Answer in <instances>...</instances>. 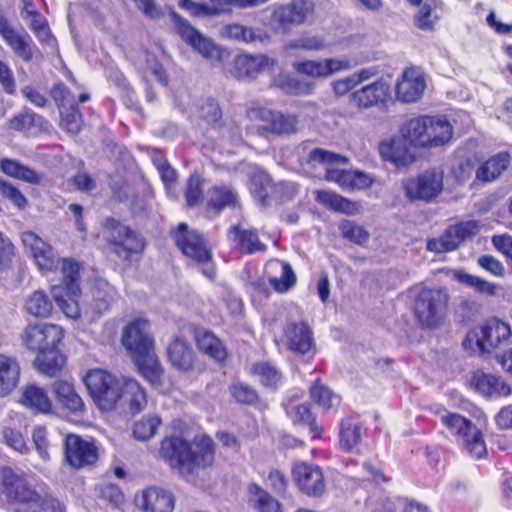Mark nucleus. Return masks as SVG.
<instances>
[{
  "instance_id": "obj_15",
  "label": "nucleus",
  "mask_w": 512,
  "mask_h": 512,
  "mask_svg": "<svg viewBox=\"0 0 512 512\" xmlns=\"http://www.w3.org/2000/svg\"><path fill=\"white\" fill-rule=\"evenodd\" d=\"M444 173L439 168H430L403 182L406 197L411 201L426 203L435 200L443 190Z\"/></svg>"
},
{
  "instance_id": "obj_56",
  "label": "nucleus",
  "mask_w": 512,
  "mask_h": 512,
  "mask_svg": "<svg viewBox=\"0 0 512 512\" xmlns=\"http://www.w3.org/2000/svg\"><path fill=\"white\" fill-rule=\"evenodd\" d=\"M440 4V0H426L424 2L414 19L415 25L418 29L423 31H432L434 29L439 18L432 13L440 6Z\"/></svg>"
},
{
  "instance_id": "obj_28",
  "label": "nucleus",
  "mask_w": 512,
  "mask_h": 512,
  "mask_svg": "<svg viewBox=\"0 0 512 512\" xmlns=\"http://www.w3.org/2000/svg\"><path fill=\"white\" fill-rule=\"evenodd\" d=\"M426 88L425 77L414 67L406 68L395 88L396 98L402 103L417 102Z\"/></svg>"
},
{
  "instance_id": "obj_46",
  "label": "nucleus",
  "mask_w": 512,
  "mask_h": 512,
  "mask_svg": "<svg viewBox=\"0 0 512 512\" xmlns=\"http://www.w3.org/2000/svg\"><path fill=\"white\" fill-rule=\"evenodd\" d=\"M50 96L56 103L59 110L73 105H79L90 100V94L86 92L81 93L76 99L70 89L63 82L55 83L52 86Z\"/></svg>"
},
{
  "instance_id": "obj_4",
  "label": "nucleus",
  "mask_w": 512,
  "mask_h": 512,
  "mask_svg": "<svg viewBox=\"0 0 512 512\" xmlns=\"http://www.w3.org/2000/svg\"><path fill=\"white\" fill-rule=\"evenodd\" d=\"M121 342L130 353L137 373L151 385H161L165 371L155 351L149 320L137 317L127 323L122 331Z\"/></svg>"
},
{
  "instance_id": "obj_22",
  "label": "nucleus",
  "mask_w": 512,
  "mask_h": 512,
  "mask_svg": "<svg viewBox=\"0 0 512 512\" xmlns=\"http://www.w3.org/2000/svg\"><path fill=\"white\" fill-rule=\"evenodd\" d=\"M283 335L287 349L292 353L310 357L315 355L316 346L313 331L306 322L292 321L287 323Z\"/></svg>"
},
{
  "instance_id": "obj_39",
  "label": "nucleus",
  "mask_w": 512,
  "mask_h": 512,
  "mask_svg": "<svg viewBox=\"0 0 512 512\" xmlns=\"http://www.w3.org/2000/svg\"><path fill=\"white\" fill-rule=\"evenodd\" d=\"M389 86L382 80L374 81L354 91V102L359 107L368 108L384 103L389 96Z\"/></svg>"
},
{
  "instance_id": "obj_53",
  "label": "nucleus",
  "mask_w": 512,
  "mask_h": 512,
  "mask_svg": "<svg viewBox=\"0 0 512 512\" xmlns=\"http://www.w3.org/2000/svg\"><path fill=\"white\" fill-rule=\"evenodd\" d=\"M249 491L258 512H282L280 502L257 484L251 485Z\"/></svg>"
},
{
  "instance_id": "obj_19",
  "label": "nucleus",
  "mask_w": 512,
  "mask_h": 512,
  "mask_svg": "<svg viewBox=\"0 0 512 512\" xmlns=\"http://www.w3.org/2000/svg\"><path fill=\"white\" fill-rule=\"evenodd\" d=\"M174 28L180 38L207 59L219 56V47L209 38L201 34L190 22L173 12L171 14Z\"/></svg>"
},
{
  "instance_id": "obj_24",
  "label": "nucleus",
  "mask_w": 512,
  "mask_h": 512,
  "mask_svg": "<svg viewBox=\"0 0 512 512\" xmlns=\"http://www.w3.org/2000/svg\"><path fill=\"white\" fill-rule=\"evenodd\" d=\"M0 36L13 53L24 62H31L36 46L27 32L19 33L9 20L0 15Z\"/></svg>"
},
{
  "instance_id": "obj_63",
  "label": "nucleus",
  "mask_w": 512,
  "mask_h": 512,
  "mask_svg": "<svg viewBox=\"0 0 512 512\" xmlns=\"http://www.w3.org/2000/svg\"><path fill=\"white\" fill-rule=\"evenodd\" d=\"M16 249L11 240L0 232V272L11 269Z\"/></svg>"
},
{
  "instance_id": "obj_42",
  "label": "nucleus",
  "mask_w": 512,
  "mask_h": 512,
  "mask_svg": "<svg viewBox=\"0 0 512 512\" xmlns=\"http://www.w3.org/2000/svg\"><path fill=\"white\" fill-rule=\"evenodd\" d=\"M250 372L257 377L262 386L276 390L282 382L281 370L270 361H257L252 364Z\"/></svg>"
},
{
  "instance_id": "obj_23",
  "label": "nucleus",
  "mask_w": 512,
  "mask_h": 512,
  "mask_svg": "<svg viewBox=\"0 0 512 512\" xmlns=\"http://www.w3.org/2000/svg\"><path fill=\"white\" fill-rule=\"evenodd\" d=\"M309 9L305 0H293L276 6L271 14V21L276 29L283 33L305 22Z\"/></svg>"
},
{
  "instance_id": "obj_14",
  "label": "nucleus",
  "mask_w": 512,
  "mask_h": 512,
  "mask_svg": "<svg viewBox=\"0 0 512 512\" xmlns=\"http://www.w3.org/2000/svg\"><path fill=\"white\" fill-rule=\"evenodd\" d=\"M65 462L73 469L94 467L99 460V447L95 439H85L79 434L68 433L63 439Z\"/></svg>"
},
{
  "instance_id": "obj_33",
  "label": "nucleus",
  "mask_w": 512,
  "mask_h": 512,
  "mask_svg": "<svg viewBox=\"0 0 512 512\" xmlns=\"http://www.w3.org/2000/svg\"><path fill=\"white\" fill-rule=\"evenodd\" d=\"M238 205V194L229 185H213L208 190V198L205 202L207 213L219 216L227 208H235Z\"/></svg>"
},
{
  "instance_id": "obj_40",
  "label": "nucleus",
  "mask_w": 512,
  "mask_h": 512,
  "mask_svg": "<svg viewBox=\"0 0 512 512\" xmlns=\"http://www.w3.org/2000/svg\"><path fill=\"white\" fill-rule=\"evenodd\" d=\"M21 402L24 406L39 414H49L53 409L52 401L47 392L34 384L27 385L23 389Z\"/></svg>"
},
{
  "instance_id": "obj_10",
  "label": "nucleus",
  "mask_w": 512,
  "mask_h": 512,
  "mask_svg": "<svg viewBox=\"0 0 512 512\" xmlns=\"http://www.w3.org/2000/svg\"><path fill=\"white\" fill-rule=\"evenodd\" d=\"M175 246L181 253L198 265H203L201 272L210 280L216 277V268L208 241L198 230L190 229L185 222L179 223L170 232Z\"/></svg>"
},
{
  "instance_id": "obj_55",
  "label": "nucleus",
  "mask_w": 512,
  "mask_h": 512,
  "mask_svg": "<svg viewBox=\"0 0 512 512\" xmlns=\"http://www.w3.org/2000/svg\"><path fill=\"white\" fill-rule=\"evenodd\" d=\"M229 393L233 400L241 405L256 406L260 403L257 390L244 382H235L229 386Z\"/></svg>"
},
{
  "instance_id": "obj_25",
  "label": "nucleus",
  "mask_w": 512,
  "mask_h": 512,
  "mask_svg": "<svg viewBox=\"0 0 512 512\" xmlns=\"http://www.w3.org/2000/svg\"><path fill=\"white\" fill-rule=\"evenodd\" d=\"M175 496L167 489L149 486L135 497V503L142 512H173Z\"/></svg>"
},
{
  "instance_id": "obj_9",
  "label": "nucleus",
  "mask_w": 512,
  "mask_h": 512,
  "mask_svg": "<svg viewBox=\"0 0 512 512\" xmlns=\"http://www.w3.org/2000/svg\"><path fill=\"white\" fill-rule=\"evenodd\" d=\"M450 296L445 288L423 287L413 300V314L419 326L434 330L441 327L449 311Z\"/></svg>"
},
{
  "instance_id": "obj_6",
  "label": "nucleus",
  "mask_w": 512,
  "mask_h": 512,
  "mask_svg": "<svg viewBox=\"0 0 512 512\" xmlns=\"http://www.w3.org/2000/svg\"><path fill=\"white\" fill-rule=\"evenodd\" d=\"M430 410L440 417L441 424L451 436L460 442L462 450L468 456L474 460L488 457L483 432L469 418L460 413L448 411L443 405H435Z\"/></svg>"
},
{
  "instance_id": "obj_30",
  "label": "nucleus",
  "mask_w": 512,
  "mask_h": 512,
  "mask_svg": "<svg viewBox=\"0 0 512 512\" xmlns=\"http://www.w3.org/2000/svg\"><path fill=\"white\" fill-rule=\"evenodd\" d=\"M167 359L172 367L181 372L194 370L197 355L189 341L183 336H174L167 345Z\"/></svg>"
},
{
  "instance_id": "obj_48",
  "label": "nucleus",
  "mask_w": 512,
  "mask_h": 512,
  "mask_svg": "<svg viewBox=\"0 0 512 512\" xmlns=\"http://www.w3.org/2000/svg\"><path fill=\"white\" fill-rule=\"evenodd\" d=\"M348 158L345 156L323 149V148H314L312 149L306 157V162L311 166L321 165L325 167V172L330 167H335L339 165H346L348 163Z\"/></svg>"
},
{
  "instance_id": "obj_51",
  "label": "nucleus",
  "mask_w": 512,
  "mask_h": 512,
  "mask_svg": "<svg viewBox=\"0 0 512 512\" xmlns=\"http://www.w3.org/2000/svg\"><path fill=\"white\" fill-rule=\"evenodd\" d=\"M184 198L186 207L193 209L204 203V179L199 174H191L185 185Z\"/></svg>"
},
{
  "instance_id": "obj_29",
  "label": "nucleus",
  "mask_w": 512,
  "mask_h": 512,
  "mask_svg": "<svg viewBox=\"0 0 512 512\" xmlns=\"http://www.w3.org/2000/svg\"><path fill=\"white\" fill-rule=\"evenodd\" d=\"M227 234L231 237L233 248L241 255L264 253L267 250V245L261 241L256 228H244L240 224H234L229 227Z\"/></svg>"
},
{
  "instance_id": "obj_11",
  "label": "nucleus",
  "mask_w": 512,
  "mask_h": 512,
  "mask_svg": "<svg viewBox=\"0 0 512 512\" xmlns=\"http://www.w3.org/2000/svg\"><path fill=\"white\" fill-rule=\"evenodd\" d=\"M511 336L510 325L496 317L486 319L482 325L470 329L462 347L472 355L491 354L508 341Z\"/></svg>"
},
{
  "instance_id": "obj_31",
  "label": "nucleus",
  "mask_w": 512,
  "mask_h": 512,
  "mask_svg": "<svg viewBox=\"0 0 512 512\" xmlns=\"http://www.w3.org/2000/svg\"><path fill=\"white\" fill-rule=\"evenodd\" d=\"M350 67L348 59L328 58L324 60H302L293 64L294 70L311 78H327Z\"/></svg>"
},
{
  "instance_id": "obj_26",
  "label": "nucleus",
  "mask_w": 512,
  "mask_h": 512,
  "mask_svg": "<svg viewBox=\"0 0 512 512\" xmlns=\"http://www.w3.org/2000/svg\"><path fill=\"white\" fill-rule=\"evenodd\" d=\"M264 274L270 287L278 294L287 293L297 282V276L291 264L285 260H269L265 265Z\"/></svg>"
},
{
  "instance_id": "obj_61",
  "label": "nucleus",
  "mask_w": 512,
  "mask_h": 512,
  "mask_svg": "<svg viewBox=\"0 0 512 512\" xmlns=\"http://www.w3.org/2000/svg\"><path fill=\"white\" fill-rule=\"evenodd\" d=\"M0 194L19 210H24L28 206V200L20 189L3 179H0Z\"/></svg>"
},
{
  "instance_id": "obj_32",
  "label": "nucleus",
  "mask_w": 512,
  "mask_h": 512,
  "mask_svg": "<svg viewBox=\"0 0 512 512\" xmlns=\"http://www.w3.org/2000/svg\"><path fill=\"white\" fill-rule=\"evenodd\" d=\"M48 124L43 116L25 107L7 121V128L25 136H32L47 130Z\"/></svg>"
},
{
  "instance_id": "obj_38",
  "label": "nucleus",
  "mask_w": 512,
  "mask_h": 512,
  "mask_svg": "<svg viewBox=\"0 0 512 512\" xmlns=\"http://www.w3.org/2000/svg\"><path fill=\"white\" fill-rule=\"evenodd\" d=\"M471 383L477 392L487 397L508 396L511 393V388L500 377L483 371L474 372Z\"/></svg>"
},
{
  "instance_id": "obj_20",
  "label": "nucleus",
  "mask_w": 512,
  "mask_h": 512,
  "mask_svg": "<svg viewBox=\"0 0 512 512\" xmlns=\"http://www.w3.org/2000/svg\"><path fill=\"white\" fill-rule=\"evenodd\" d=\"M282 407L294 427L307 428L311 440L322 439L324 428L318 423L310 403H299L289 398L282 403Z\"/></svg>"
},
{
  "instance_id": "obj_1",
  "label": "nucleus",
  "mask_w": 512,
  "mask_h": 512,
  "mask_svg": "<svg viewBox=\"0 0 512 512\" xmlns=\"http://www.w3.org/2000/svg\"><path fill=\"white\" fill-rule=\"evenodd\" d=\"M21 240L39 270L54 271L60 263L61 280L59 284L51 287V294L67 317L80 318L81 309L78 298L81 295L82 263L68 257L59 261L53 247L33 231L23 232Z\"/></svg>"
},
{
  "instance_id": "obj_8",
  "label": "nucleus",
  "mask_w": 512,
  "mask_h": 512,
  "mask_svg": "<svg viewBox=\"0 0 512 512\" xmlns=\"http://www.w3.org/2000/svg\"><path fill=\"white\" fill-rule=\"evenodd\" d=\"M401 133L415 147L435 148L452 139L453 127L444 117L422 115L409 119Z\"/></svg>"
},
{
  "instance_id": "obj_49",
  "label": "nucleus",
  "mask_w": 512,
  "mask_h": 512,
  "mask_svg": "<svg viewBox=\"0 0 512 512\" xmlns=\"http://www.w3.org/2000/svg\"><path fill=\"white\" fill-rule=\"evenodd\" d=\"M328 47L326 39L310 31L302 32L297 38L286 44L289 50L322 51Z\"/></svg>"
},
{
  "instance_id": "obj_57",
  "label": "nucleus",
  "mask_w": 512,
  "mask_h": 512,
  "mask_svg": "<svg viewBox=\"0 0 512 512\" xmlns=\"http://www.w3.org/2000/svg\"><path fill=\"white\" fill-rule=\"evenodd\" d=\"M95 491L112 508L120 509L125 503V495L117 484L102 482L95 487Z\"/></svg>"
},
{
  "instance_id": "obj_41",
  "label": "nucleus",
  "mask_w": 512,
  "mask_h": 512,
  "mask_svg": "<svg viewBox=\"0 0 512 512\" xmlns=\"http://www.w3.org/2000/svg\"><path fill=\"white\" fill-rule=\"evenodd\" d=\"M1 171L9 177L22 180L26 183L39 185L42 182V175L36 170L20 163L17 160L3 158L0 160Z\"/></svg>"
},
{
  "instance_id": "obj_62",
  "label": "nucleus",
  "mask_w": 512,
  "mask_h": 512,
  "mask_svg": "<svg viewBox=\"0 0 512 512\" xmlns=\"http://www.w3.org/2000/svg\"><path fill=\"white\" fill-rule=\"evenodd\" d=\"M26 20L29 21V28L40 42H48L52 38L48 22L40 12Z\"/></svg>"
},
{
  "instance_id": "obj_16",
  "label": "nucleus",
  "mask_w": 512,
  "mask_h": 512,
  "mask_svg": "<svg viewBox=\"0 0 512 512\" xmlns=\"http://www.w3.org/2000/svg\"><path fill=\"white\" fill-rule=\"evenodd\" d=\"M292 477L297 488L306 496L320 497L326 490L324 473L320 466L298 461L292 466Z\"/></svg>"
},
{
  "instance_id": "obj_35",
  "label": "nucleus",
  "mask_w": 512,
  "mask_h": 512,
  "mask_svg": "<svg viewBox=\"0 0 512 512\" xmlns=\"http://www.w3.org/2000/svg\"><path fill=\"white\" fill-rule=\"evenodd\" d=\"M127 411L136 415L147 406V392L145 388L134 378L124 377L121 384V400Z\"/></svg>"
},
{
  "instance_id": "obj_43",
  "label": "nucleus",
  "mask_w": 512,
  "mask_h": 512,
  "mask_svg": "<svg viewBox=\"0 0 512 512\" xmlns=\"http://www.w3.org/2000/svg\"><path fill=\"white\" fill-rule=\"evenodd\" d=\"M309 396L312 402L324 411L330 410L340 401V397L326 386L321 378H316L311 382L309 386Z\"/></svg>"
},
{
  "instance_id": "obj_5",
  "label": "nucleus",
  "mask_w": 512,
  "mask_h": 512,
  "mask_svg": "<svg viewBox=\"0 0 512 512\" xmlns=\"http://www.w3.org/2000/svg\"><path fill=\"white\" fill-rule=\"evenodd\" d=\"M0 492L7 502L17 506L14 512H65L64 505L49 492H38L25 472L0 466Z\"/></svg>"
},
{
  "instance_id": "obj_44",
  "label": "nucleus",
  "mask_w": 512,
  "mask_h": 512,
  "mask_svg": "<svg viewBox=\"0 0 512 512\" xmlns=\"http://www.w3.org/2000/svg\"><path fill=\"white\" fill-rule=\"evenodd\" d=\"M220 36L224 39L242 43H252L263 40V37L258 33L257 29L239 23L223 25L220 29Z\"/></svg>"
},
{
  "instance_id": "obj_17",
  "label": "nucleus",
  "mask_w": 512,
  "mask_h": 512,
  "mask_svg": "<svg viewBox=\"0 0 512 512\" xmlns=\"http://www.w3.org/2000/svg\"><path fill=\"white\" fill-rule=\"evenodd\" d=\"M477 229L478 226L475 221H466L450 225L444 230L441 236L428 239L427 249L435 253L454 251L462 242L474 236Z\"/></svg>"
},
{
  "instance_id": "obj_47",
  "label": "nucleus",
  "mask_w": 512,
  "mask_h": 512,
  "mask_svg": "<svg viewBox=\"0 0 512 512\" xmlns=\"http://www.w3.org/2000/svg\"><path fill=\"white\" fill-rule=\"evenodd\" d=\"M25 310L36 318H48L52 313L53 304L44 291L36 290L27 297Z\"/></svg>"
},
{
  "instance_id": "obj_12",
  "label": "nucleus",
  "mask_w": 512,
  "mask_h": 512,
  "mask_svg": "<svg viewBox=\"0 0 512 512\" xmlns=\"http://www.w3.org/2000/svg\"><path fill=\"white\" fill-rule=\"evenodd\" d=\"M83 383L99 410L111 412L117 408L122 381L116 375L102 368H92L83 376Z\"/></svg>"
},
{
  "instance_id": "obj_27",
  "label": "nucleus",
  "mask_w": 512,
  "mask_h": 512,
  "mask_svg": "<svg viewBox=\"0 0 512 512\" xmlns=\"http://www.w3.org/2000/svg\"><path fill=\"white\" fill-rule=\"evenodd\" d=\"M411 145L409 140L401 134V137L381 141L378 150L384 161L398 168L407 167L416 160L415 154L411 151Z\"/></svg>"
},
{
  "instance_id": "obj_37",
  "label": "nucleus",
  "mask_w": 512,
  "mask_h": 512,
  "mask_svg": "<svg viewBox=\"0 0 512 512\" xmlns=\"http://www.w3.org/2000/svg\"><path fill=\"white\" fill-rule=\"evenodd\" d=\"M510 162L511 156L507 151L498 152L480 164L475 171V178L481 183L493 182L509 167Z\"/></svg>"
},
{
  "instance_id": "obj_64",
  "label": "nucleus",
  "mask_w": 512,
  "mask_h": 512,
  "mask_svg": "<svg viewBox=\"0 0 512 512\" xmlns=\"http://www.w3.org/2000/svg\"><path fill=\"white\" fill-rule=\"evenodd\" d=\"M475 159L472 157H466L461 159L456 166L452 168V175L459 184H463L468 181L475 169Z\"/></svg>"
},
{
  "instance_id": "obj_50",
  "label": "nucleus",
  "mask_w": 512,
  "mask_h": 512,
  "mask_svg": "<svg viewBox=\"0 0 512 512\" xmlns=\"http://www.w3.org/2000/svg\"><path fill=\"white\" fill-rule=\"evenodd\" d=\"M314 196L319 204L329 210L347 214L352 211V201L335 192L316 190L314 191Z\"/></svg>"
},
{
  "instance_id": "obj_21",
  "label": "nucleus",
  "mask_w": 512,
  "mask_h": 512,
  "mask_svg": "<svg viewBox=\"0 0 512 512\" xmlns=\"http://www.w3.org/2000/svg\"><path fill=\"white\" fill-rule=\"evenodd\" d=\"M193 339L197 350L215 364L224 366L229 360L230 351L226 342L212 330L196 327Z\"/></svg>"
},
{
  "instance_id": "obj_54",
  "label": "nucleus",
  "mask_w": 512,
  "mask_h": 512,
  "mask_svg": "<svg viewBox=\"0 0 512 512\" xmlns=\"http://www.w3.org/2000/svg\"><path fill=\"white\" fill-rule=\"evenodd\" d=\"M454 278L466 287L472 288L475 292L483 295L494 296L497 292V285L487 280L471 275L464 271H456Z\"/></svg>"
},
{
  "instance_id": "obj_18",
  "label": "nucleus",
  "mask_w": 512,
  "mask_h": 512,
  "mask_svg": "<svg viewBox=\"0 0 512 512\" xmlns=\"http://www.w3.org/2000/svg\"><path fill=\"white\" fill-rule=\"evenodd\" d=\"M277 61L266 54H237L230 73L237 80H254L265 71L272 70Z\"/></svg>"
},
{
  "instance_id": "obj_13",
  "label": "nucleus",
  "mask_w": 512,
  "mask_h": 512,
  "mask_svg": "<svg viewBox=\"0 0 512 512\" xmlns=\"http://www.w3.org/2000/svg\"><path fill=\"white\" fill-rule=\"evenodd\" d=\"M246 118L251 122L262 123L257 127L260 134L283 136L297 131L298 120L295 115L266 107L248 108Z\"/></svg>"
},
{
  "instance_id": "obj_2",
  "label": "nucleus",
  "mask_w": 512,
  "mask_h": 512,
  "mask_svg": "<svg viewBox=\"0 0 512 512\" xmlns=\"http://www.w3.org/2000/svg\"><path fill=\"white\" fill-rule=\"evenodd\" d=\"M158 456L172 471L190 477L214 466L216 443L207 433H198L192 440L165 435L159 442Z\"/></svg>"
},
{
  "instance_id": "obj_45",
  "label": "nucleus",
  "mask_w": 512,
  "mask_h": 512,
  "mask_svg": "<svg viewBox=\"0 0 512 512\" xmlns=\"http://www.w3.org/2000/svg\"><path fill=\"white\" fill-rule=\"evenodd\" d=\"M271 86L280 89L288 95H307L313 89L312 85L304 83L289 73H279L274 76Z\"/></svg>"
},
{
  "instance_id": "obj_36",
  "label": "nucleus",
  "mask_w": 512,
  "mask_h": 512,
  "mask_svg": "<svg viewBox=\"0 0 512 512\" xmlns=\"http://www.w3.org/2000/svg\"><path fill=\"white\" fill-rule=\"evenodd\" d=\"M52 392L61 407L72 414H81L85 410V403L76 392L73 383L66 380H56L52 385Z\"/></svg>"
},
{
  "instance_id": "obj_58",
  "label": "nucleus",
  "mask_w": 512,
  "mask_h": 512,
  "mask_svg": "<svg viewBox=\"0 0 512 512\" xmlns=\"http://www.w3.org/2000/svg\"><path fill=\"white\" fill-rule=\"evenodd\" d=\"M1 438L4 444L19 453H26L28 451L25 436L20 426H16L12 423L3 426Z\"/></svg>"
},
{
  "instance_id": "obj_3",
  "label": "nucleus",
  "mask_w": 512,
  "mask_h": 512,
  "mask_svg": "<svg viewBox=\"0 0 512 512\" xmlns=\"http://www.w3.org/2000/svg\"><path fill=\"white\" fill-rule=\"evenodd\" d=\"M64 338L62 327L51 323H29L21 333L26 349L36 353L34 368L48 377H57L66 365L67 358L59 345Z\"/></svg>"
},
{
  "instance_id": "obj_52",
  "label": "nucleus",
  "mask_w": 512,
  "mask_h": 512,
  "mask_svg": "<svg viewBox=\"0 0 512 512\" xmlns=\"http://www.w3.org/2000/svg\"><path fill=\"white\" fill-rule=\"evenodd\" d=\"M161 424L162 419L160 416L156 414L145 415L133 424V436L137 440L148 441L155 436Z\"/></svg>"
},
{
  "instance_id": "obj_59",
  "label": "nucleus",
  "mask_w": 512,
  "mask_h": 512,
  "mask_svg": "<svg viewBox=\"0 0 512 512\" xmlns=\"http://www.w3.org/2000/svg\"><path fill=\"white\" fill-rule=\"evenodd\" d=\"M61 127L71 134H78L83 126V116L79 105H73L59 110Z\"/></svg>"
},
{
  "instance_id": "obj_7",
  "label": "nucleus",
  "mask_w": 512,
  "mask_h": 512,
  "mask_svg": "<svg viewBox=\"0 0 512 512\" xmlns=\"http://www.w3.org/2000/svg\"><path fill=\"white\" fill-rule=\"evenodd\" d=\"M103 227L108 233L106 245L118 259L129 266L141 260L147 241L140 232L114 217H107Z\"/></svg>"
},
{
  "instance_id": "obj_60",
  "label": "nucleus",
  "mask_w": 512,
  "mask_h": 512,
  "mask_svg": "<svg viewBox=\"0 0 512 512\" xmlns=\"http://www.w3.org/2000/svg\"><path fill=\"white\" fill-rule=\"evenodd\" d=\"M200 118L213 128L222 125V109L219 102L212 98H206L199 107Z\"/></svg>"
},
{
  "instance_id": "obj_34",
  "label": "nucleus",
  "mask_w": 512,
  "mask_h": 512,
  "mask_svg": "<svg viewBox=\"0 0 512 512\" xmlns=\"http://www.w3.org/2000/svg\"><path fill=\"white\" fill-rule=\"evenodd\" d=\"M21 366L13 355L0 353V398L11 395L20 383Z\"/></svg>"
}]
</instances>
